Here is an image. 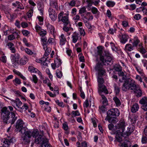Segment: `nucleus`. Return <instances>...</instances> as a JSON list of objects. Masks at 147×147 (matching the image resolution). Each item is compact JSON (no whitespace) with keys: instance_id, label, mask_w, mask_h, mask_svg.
<instances>
[{"instance_id":"f257e3e1","label":"nucleus","mask_w":147,"mask_h":147,"mask_svg":"<svg viewBox=\"0 0 147 147\" xmlns=\"http://www.w3.org/2000/svg\"><path fill=\"white\" fill-rule=\"evenodd\" d=\"M24 123L21 119H19L16 123V127L17 129V132H21L24 134L22 137V142L25 144L28 143L30 142V138H31V132L29 130L26 129V128L24 127Z\"/></svg>"},{"instance_id":"f03ea898","label":"nucleus","mask_w":147,"mask_h":147,"mask_svg":"<svg viewBox=\"0 0 147 147\" xmlns=\"http://www.w3.org/2000/svg\"><path fill=\"white\" fill-rule=\"evenodd\" d=\"M122 90L126 91L127 90H132L134 93L137 96H138V90L137 89L136 85L134 81L130 79H128L125 82L122 87Z\"/></svg>"},{"instance_id":"7ed1b4c3","label":"nucleus","mask_w":147,"mask_h":147,"mask_svg":"<svg viewBox=\"0 0 147 147\" xmlns=\"http://www.w3.org/2000/svg\"><path fill=\"white\" fill-rule=\"evenodd\" d=\"M112 59V57L111 55L107 57L105 59H104V63L102 61V63L98 62L96 64L95 69L98 72L99 76H101L105 75L106 71L103 68V65H105V63L106 62H110Z\"/></svg>"},{"instance_id":"20e7f679","label":"nucleus","mask_w":147,"mask_h":147,"mask_svg":"<svg viewBox=\"0 0 147 147\" xmlns=\"http://www.w3.org/2000/svg\"><path fill=\"white\" fill-rule=\"evenodd\" d=\"M120 115L119 111L117 108L112 109L107 112V119L109 122L116 123L117 122L115 117Z\"/></svg>"},{"instance_id":"39448f33","label":"nucleus","mask_w":147,"mask_h":147,"mask_svg":"<svg viewBox=\"0 0 147 147\" xmlns=\"http://www.w3.org/2000/svg\"><path fill=\"white\" fill-rule=\"evenodd\" d=\"M125 126V123L122 121L120 122L117 126L118 130L116 131V138L118 142H121L122 140L123 135Z\"/></svg>"},{"instance_id":"423d86ee","label":"nucleus","mask_w":147,"mask_h":147,"mask_svg":"<svg viewBox=\"0 0 147 147\" xmlns=\"http://www.w3.org/2000/svg\"><path fill=\"white\" fill-rule=\"evenodd\" d=\"M58 18L59 21H62L64 26L70 25L68 11L67 13H64L63 11L61 12L58 15Z\"/></svg>"},{"instance_id":"0eeeda50","label":"nucleus","mask_w":147,"mask_h":147,"mask_svg":"<svg viewBox=\"0 0 147 147\" xmlns=\"http://www.w3.org/2000/svg\"><path fill=\"white\" fill-rule=\"evenodd\" d=\"M98 92L99 94H101L103 92L106 94L108 93V91L105 86L103 84L104 82V79L101 77H98Z\"/></svg>"},{"instance_id":"6e6552de","label":"nucleus","mask_w":147,"mask_h":147,"mask_svg":"<svg viewBox=\"0 0 147 147\" xmlns=\"http://www.w3.org/2000/svg\"><path fill=\"white\" fill-rule=\"evenodd\" d=\"M22 102L19 98H16L15 100H12L11 104L15 109L21 112H23V108L22 107Z\"/></svg>"},{"instance_id":"1a4fd4ad","label":"nucleus","mask_w":147,"mask_h":147,"mask_svg":"<svg viewBox=\"0 0 147 147\" xmlns=\"http://www.w3.org/2000/svg\"><path fill=\"white\" fill-rule=\"evenodd\" d=\"M1 117L4 123H6L9 117L10 112L5 107H3L1 110Z\"/></svg>"},{"instance_id":"9d476101","label":"nucleus","mask_w":147,"mask_h":147,"mask_svg":"<svg viewBox=\"0 0 147 147\" xmlns=\"http://www.w3.org/2000/svg\"><path fill=\"white\" fill-rule=\"evenodd\" d=\"M133 46L129 44H127L125 47L124 50L126 51H131L133 50V47H137L138 45V38L137 36L135 37L133 39Z\"/></svg>"},{"instance_id":"9b49d317","label":"nucleus","mask_w":147,"mask_h":147,"mask_svg":"<svg viewBox=\"0 0 147 147\" xmlns=\"http://www.w3.org/2000/svg\"><path fill=\"white\" fill-rule=\"evenodd\" d=\"M14 140L12 137L8 136L7 137L2 139V144L4 147H9L10 144L13 143Z\"/></svg>"},{"instance_id":"f8f14e48","label":"nucleus","mask_w":147,"mask_h":147,"mask_svg":"<svg viewBox=\"0 0 147 147\" xmlns=\"http://www.w3.org/2000/svg\"><path fill=\"white\" fill-rule=\"evenodd\" d=\"M81 16L83 21H89L92 20L93 18V16L90 12H86L84 14L81 15Z\"/></svg>"},{"instance_id":"ddd939ff","label":"nucleus","mask_w":147,"mask_h":147,"mask_svg":"<svg viewBox=\"0 0 147 147\" xmlns=\"http://www.w3.org/2000/svg\"><path fill=\"white\" fill-rule=\"evenodd\" d=\"M17 119V115H16L14 112H12L11 113V116H9L6 123H11V124H13Z\"/></svg>"},{"instance_id":"4468645a","label":"nucleus","mask_w":147,"mask_h":147,"mask_svg":"<svg viewBox=\"0 0 147 147\" xmlns=\"http://www.w3.org/2000/svg\"><path fill=\"white\" fill-rule=\"evenodd\" d=\"M138 74L140 75H138V80L141 82H142V79H144V80L147 83V78L145 77V75L143 72V70H139L138 69Z\"/></svg>"},{"instance_id":"2eb2a0df","label":"nucleus","mask_w":147,"mask_h":147,"mask_svg":"<svg viewBox=\"0 0 147 147\" xmlns=\"http://www.w3.org/2000/svg\"><path fill=\"white\" fill-rule=\"evenodd\" d=\"M11 59L12 62L18 63L19 61L20 55L18 53L11 55ZM17 64V63H16Z\"/></svg>"},{"instance_id":"dca6fc26","label":"nucleus","mask_w":147,"mask_h":147,"mask_svg":"<svg viewBox=\"0 0 147 147\" xmlns=\"http://www.w3.org/2000/svg\"><path fill=\"white\" fill-rule=\"evenodd\" d=\"M45 138L44 136L39 135L35 138V142L37 144H41Z\"/></svg>"},{"instance_id":"f3484780","label":"nucleus","mask_w":147,"mask_h":147,"mask_svg":"<svg viewBox=\"0 0 147 147\" xmlns=\"http://www.w3.org/2000/svg\"><path fill=\"white\" fill-rule=\"evenodd\" d=\"M80 3L79 1L77 0H71L68 3L69 5L71 7L74 6L78 7Z\"/></svg>"},{"instance_id":"a211bd4d","label":"nucleus","mask_w":147,"mask_h":147,"mask_svg":"<svg viewBox=\"0 0 147 147\" xmlns=\"http://www.w3.org/2000/svg\"><path fill=\"white\" fill-rule=\"evenodd\" d=\"M98 49L97 53L98 54L100 55V60L104 63V57L102 55V47L101 46H98L97 47Z\"/></svg>"},{"instance_id":"6ab92c4d","label":"nucleus","mask_w":147,"mask_h":147,"mask_svg":"<svg viewBox=\"0 0 147 147\" xmlns=\"http://www.w3.org/2000/svg\"><path fill=\"white\" fill-rule=\"evenodd\" d=\"M128 36L126 34H122L120 36V42L123 44H125L127 40Z\"/></svg>"},{"instance_id":"aec40b11","label":"nucleus","mask_w":147,"mask_h":147,"mask_svg":"<svg viewBox=\"0 0 147 147\" xmlns=\"http://www.w3.org/2000/svg\"><path fill=\"white\" fill-rule=\"evenodd\" d=\"M60 40V44L61 45H64L66 41V38L64 35L62 34L59 37Z\"/></svg>"},{"instance_id":"412c9836","label":"nucleus","mask_w":147,"mask_h":147,"mask_svg":"<svg viewBox=\"0 0 147 147\" xmlns=\"http://www.w3.org/2000/svg\"><path fill=\"white\" fill-rule=\"evenodd\" d=\"M133 129L130 127H127V129L126 130L125 132H123V136L124 137H126L131 134V133L133 132Z\"/></svg>"},{"instance_id":"4be33fe9","label":"nucleus","mask_w":147,"mask_h":147,"mask_svg":"<svg viewBox=\"0 0 147 147\" xmlns=\"http://www.w3.org/2000/svg\"><path fill=\"white\" fill-rule=\"evenodd\" d=\"M7 46L12 53H15L16 52V50L15 48V45L13 43L9 42L8 43Z\"/></svg>"},{"instance_id":"5701e85b","label":"nucleus","mask_w":147,"mask_h":147,"mask_svg":"<svg viewBox=\"0 0 147 147\" xmlns=\"http://www.w3.org/2000/svg\"><path fill=\"white\" fill-rule=\"evenodd\" d=\"M77 147H88L87 143L86 141H84L81 143L79 142H76Z\"/></svg>"},{"instance_id":"b1692460","label":"nucleus","mask_w":147,"mask_h":147,"mask_svg":"<svg viewBox=\"0 0 147 147\" xmlns=\"http://www.w3.org/2000/svg\"><path fill=\"white\" fill-rule=\"evenodd\" d=\"M79 34L76 32H74L72 35V42L74 43H76L78 39V35Z\"/></svg>"},{"instance_id":"393cba45","label":"nucleus","mask_w":147,"mask_h":147,"mask_svg":"<svg viewBox=\"0 0 147 147\" xmlns=\"http://www.w3.org/2000/svg\"><path fill=\"white\" fill-rule=\"evenodd\" d=\"M113 100L114 101L116 107H119L121 105V103L120 100L117 96L114 97L113 98Z\"/></svg>"},{"instance_id":"a878e982","label":"nucleus","mask_w":147,"mask_h":147,"mask_svg":"<svg viewBox=\"0 0 147 147\" xmlns=\"http://www.w3.org/2000/svg\"><path fill=\"white\" fill-rule=\"evenodd\" d=\"M138 49L140 52L142 54H144L146 53V51L141 43H140L138 45Z\"/></svg>"},{"instance_id":"bb28decb","label":"nucleus","mask_w":147,"mask_h":147,"mask_svg":"<svg viewBox=\"0 0 147 147\" xmlns=\"http://www.w3.org/2000/svg\"><path fill=\"white\" fill-rule=\"evenodd\" d=\"M40 144L41 147H48L50 146L48 140L45 138L43 141V142Z\"/></svg>"},{"instance_id":"cd10ccee","label":"nucleus","mask_w":147,"mask_h":147,"mask_svg":"<svg viewBox=\"0 0 147 147\" xmlns=\"http://www.w3.org/2000/svg\"><path fill=\"white\" fill-rule=\"evenodd\" d=\"M42 42V46L43 48H45V47H47V38L45 36L42 37L41 38Z\"/></svg>"},{"instance_id":"c85d7f7f","label":"nucleus","mask_w":147,"mask_h":147,"mask_svg":"<svg viewBox=\"0 0 147 147\" xmlns=\"http://www.w3.org/2000/svg\"><path fill=\"white\" fill-rule=\"evenodd\" d=\"M50 4L51 7L56 9L58 8L57 3L56 0H51Z\"/></svg>"},{"instance_id":"c756f323","label":"nucleus","mask_w":147,"mask_h":147,"mask_svg":"<svg viewBox=\"0 0 147 147\" xmlns=\"http://www.w3.org/2000/svg\"><path fill=\"white\" fill-rule=\"evenodd\" d=\"M67 26H65L63 27V29L65 32H67L68 35H69L71 34V32H69L72 29V28L70 27H68Z\"/></svg>"},{"instance_id":"7c9ffc66","label":"nucleus","mask_w":147,"mask_h":147,"mask_svg":"<svg viewBox=\"0 0 147 147\" xmlns=\"http://www.w3.org/2000/svg\"><path fill=\"white\" fill-rule=\"evenodd\" d=\"M28 61V58L26 57H24L20 60V63L22 65H24Z\"/></svg>"},{"instance_id":"2f4dec72","label":"nucleus","mask_w":147,"mask_h":147,"mask_svg":"<svg viewBox=\"0 0 147 147\" xmlns=\"http://www.w3.org/2000/svg\"><path fill=\"white\" fill-rule=\"evenodd\" d=\"M43 48L45 51V52L44 55L47 57L50 53L51 51V49L50 47H48L47 46V47H45V48Z\"/></svg>"},{"instance_id":"473e14b6","label":"nucleus","mask_w":147,"mask_h":147,"mask_svg":"<svg viewBox=\"0 0 147 147\" xmlns=\"http://www.w3.org/2000/svg\"><path fill=\"white\" fill-rule=\"evenodd\" d=\"M138 110V105L136 103L132 107L131 111L133 113H135Z\"/></svg>"},{"instance_id":"72a5a7b5","label":"nucleus","mask_w":147,"mask_h":147,"mask_svg":"<svg viewBox=\"0 0 147 147\" xmlns=\"http://www.w3.org/2000/svg\"><path fill=\"white\" fill-rule=\"evenodd\" d=\"M31 132V131H30ZM31 132V136H33V137L36 138L38 136V131L37 129H34L32 132Z\"/></svg>"},{"instance_id":"f704fd0d","label":"nucleus","mask_w":147,"mask_h":147,"mask_svg":"<svg viewBox=\"0 0 147 147\" xmlns=\"http://www.w3.org/2000/svg\"><path fill=\"white\" fill-rule=\"evenodd\" d=\"M139 102L143 105H145L147 103V97L144 96L140 100Z\"/></svg>"},{"instance_id":"c9c22d12","label":"nucleus","mask_w":147,"mask_h":147,"mask_svg":"<svg viewBox=\"0 0 147 147\" xmlns=\"http://www.w3.org/2000/svg\"><path fill=\"white\" fill-rule=\"evenodd\" d=\"M102 94V93H101ZM101 96V97L102 98V103L105 105H107L108 104V100L106 97L104 95L101 94H100Z\"/></svg>"},{"instance_id":"e433bc0d","label":"nucleus","mask_w":147,"mask_h":147,"mask_svg":"<svg viewBox=\"0 0 147 147\" xmlns=\"http://www.w3.org/2000/svg\"><path fill=\"white\" fill-rule=\"evenodd\" d=\"M55 63L57 67H59L61 64V60L59 59H56L55 60Z\"/></svg>"},{"instance_id":"4c0bfd02","label":"nucleus","mask_w":147,"mask_h":147,"mask_svg":"<svg viewBox=\"0 0 147 147\" xmlns=\"http://www.w3.org/2000/svg\"><path fill=\"white\" fill-rule=\"evenodd\" d=\"M21 49L22 50H24L25 52L28 55H31L33 54V52L28 48H26L24 49L23 47H21Z\"/></svg>"},{"instance_id":"58836bf2","label":"nucleus","mask_w":147,"mask_h":147,"mask_svg":"<svg viewBox=\"0 0 147 147\" xmlns=\"http://www.w3.org/2000/svg\"><path fill=\"white\" fill-rule=\"evenodd\" d=\"M79 14L81 15L84 14V13L86 12V9L85 7L84 6L80 8L79 11Z\"/></svg>"},{"instance_id":"ea45409f","label":"nucleus","mask_w":147,"mask_h":147,"mask_svg":"<svg viewBox=\"0 0 147 147\" xmlns=\"http://www.w3.org/2000/svg\"><path fill=\"white\" fill-rule=\"evenodd\" d=\"M106 5L109 7H112L115 4V3L113 1H109L107 2Z\"/></svg>"},{"instance_id":"a19ab883","label":"nucleus","mask_w":147,"mask_h":147,"mask_svg":"<svg viewBox=\"0 0 147 147\" xmlns=\"http://www.w3.org/2000/svg\"><path fill=\"white\" fill-rule=\"evenodd\" d=\"M113 86L114 87L115 92V93L117 95L119 94L120 92V88L117 86L116 84H114Z\"/></svg>"},{"instance_id":"79ce46f5","label":"nucleus","mask_w":147,"mask_h":147,"mask_svg":"<svg viewBox=\"0 0 147 147\" xmlns=\"http://www.w3.org/2000/svg\"><path fill=\"white\" fill-rule=\"evenodd\" d=\"M89 106V103L88 102V99H86L84 102L83 104V106L84 108V111H86V109H87Z\"/></svg>"},{"instance_id":"37998d69","label":"nucleus","mask_w":147,"mask_h":147,"mask_svg":"<svg viewBox=\"0 0 147 147\" xmlns=\"http://www.w3.org/2000/svg\"><path fill=\"white\" fill-rule=\"evenodd\" d=\"M99 111L100 113H104L106 111V108L105 106L102 105L99 107Z\"/></svg>"},{"instance_id":"c03bdc74","label":"nucleus","mask_w":147,"mask_h":147,"mask_svg":"<svg viewBox=\"0 0 147 147\" xmlns=\"http://www.w3.org/2000/svg\"><path fill=\"white\" fill-rule=\"evenodd\" d=\"M73 117H75L77 116H79L80 115V114L79 112V111H73L71 113Z\"/></svg>"},{"instance_id":"a18cd8bd","label":"nucleus","mask_w":147,"mask_h":147,"mask_svg":"<svg viewBox=\"0 0 147 147\" xmlns=\"http://www.w3.org/2000/svg\"><path fill=\"white\" fill-rule=\"evenodd\" d=\"M78 30L81 35L84 36L86 34L84 30L82 28H79Z\"/></svg>"},{"instance_id":"49530a36","label":"nucleus","mask_w":147,"mask_h":147,"mask_svg":"<svg viewBox=\"0 0 147 147\" xmlns=\"http://www.w3.org/2000/svg\"><path fill=\"white\" fill-rule=\"evenodd\" d=\"M49 16L51 20L53 22L55 21L56 20L57 17V14L54 15H49Z\"/></svg>"},{"instance_id":"de8ad7c7","label":"nucleus","mask_w":147,"mask_h":147,"mask_svg":"<svg viewBox=\"0 0 147 147\" xmlns=\"http://www.w3.org/2000/svg\"><path fill=\"white\" fill-rule=\"evenodd\" d=\"M56 76L58 78H61L62 76L61 72L59 70H56Z\"/></svg>"},{"instance_id":"09e8293b","label":"nucleus","mask_w":147,"mask_h":147,"mask_svg":"<svg viewBox=\"0 0 147 147\" xmlns=\"http://www.w3.org/2000/svg\"><path fill=\"white\" fill-rule=\"evenodd\" d=\"M38 21L40 22L39 24L40 25L43 24V18L42 16H38L37 17Z\"/></svg>"},{"instance_id":"8fccbe9b","label":"nucleus","mask_w":147,"mask_h":147,"mask_svg":"<svg viewBox=\"0 0 147 147\" xmlns=\"http://www.w3.org/2000/svg\"><path fill=\"white\" fill-rule=\"evenodd\" d=\"M33 12V10L32 9L30 10L27 13V16L28 18H30L32 17Z\"/></svg>"},{"instance_id":"3c124183","label":"nucleus","mask_w":147,"mask_h":147,"mask_svg":"<svg viewBox=\"0 0 147 147\" xmlns=\"http://www.w3.org/2000/svg\"><path fill=\"white\" fill-rule=\"evenodd\" d=\"M49 15L56 14L55 11L52 8H50L49 10Z\"/></svg>"},{"instance_id":"603ef678","label":"nucleus","mask_w":147,"mask_h":147,"mask_svg":"<svg viewBox=\"0 0 147 147\" xmlns=\"http://www.w3.org/2000/svg\"><path fill=\"white\" fill-rule=\"evenodd\" d=\"M89 21H83L84 22L86 26L89 29L91 28V26L90 24V23L88 22Z\"/></svg>"},{"instance_id":"864d4df0","label":"nucleus","mask_w":147,"mask_h":147,"mask_svg":"<svg viewBox=\"0 0 147 147\" xmlns=\"http://www.w3.org/2000/svg\"><path fill=\"white\" fill-rule=\"evenodd\" d=\"M91 11L94 14H96L98 12L97 8L94 7H92V8Z\"/></svg>"},{"instance_id":"5fc2aeb1","label":"nucleus","mask_w":147,"mask_h":147,"mask_svg":"<svg viewBox=\"0 0 147 147\" xmlns=\"http://www.w3.org/2000/svg\"><path fill=\"white\" fill-rule=\"evenodd\" d=\"M115 69L116 71H118V72L121 71L122 67L119 65H117L115 67Z\"/></svg>"},{"instance_id":"6e6d98bb","label":"nucleus","mask_w":147,"mask_h":147,"mask_svg":"<svg viewBox=\"0 0 147 147\" xmlns=\"http://www.w3.org/2000/svg\"><path fill=\"white\" fill-rule=\"evenodd\" d=\"M34 83L36 84L38 82V78L35 75H33L32 76V80Z\"/></svg>"},{"instance_id":"4d7b16f0","label":"nucleus","mask_w":147,"mask_h":147,"mask_svg":"<svg viewBox=\"0 0 147 147\" xmlns=\"http://www.w3.org/2000/svg\"><path fill=\"white\" fill-rule=\"evenodd\" d=\"M0 61L3 63H5L6 62V57L5 56H3L0 58Z\"/></svg>"},{"instance_id":"13d9d810","label":"nucleus","mask_w":147,"mask_h":147,"mask_svg":"<svg viewBox=\"0 0 147 147\" xmlns=\"http://www.w3.org/2000/svg\"><path fill=\"white\" fill-rule=\"evenodd\" d=\"M35 29L37 32H39L41 30V27L38 25H36L35 27Z\"/></svg>"},{"instance_id":"bf43d9fd","label":"nucleus","mask_w":147,"mask_h":147,"mask_svg":"<svg viewBox=\"0 0 147 147\" xmlns=\"http://www.w3.org/2000/svg\"><path fill=\"white\" fill-rule=\"evenodd\" d=\"M46 93L48 94L50 97H54L56 96V94H53L51 92L49 91H47Z\"/></svg>"},{"instance_id":"052dcab7","label":"nucleus","mask_w":147,"mask_h":147,"mask_svg":"<svg viewBox=\"0 0 147 147\" xmlns=\"http://www.w3.org/2000/svg\"><path fill=\"white\" fill-rule=\"evenodd\" d=\"M140 9H142V11L144 14H147V9H145L144 7H139Z\"/></svg>"},{"instance_id":"680f3d73","label":"nucleus","mask_w":147,"mask_h":147,"mask_svg":"<svg viewBox=\"0 0 147 147\" xmlns=\"http://www.w3.org/2000/svg\"><path fill=\"white\" fill-rule=\"evenodd\" d=\"M77 138L79 142H80L82 141V138L81 136V133L80 132H79Z\"/></svg>"},{"instance_id":"e2e57ef3","label":"nucleus","mask_w":147,"mask_h":147,"mask_svg":"<svg viewBox=\"0 0 147 147\" xmlns=\"http://www.w3.org/2000/svg\"><path fill=\"white\" fill-rule=\"evenodd\" d=\"M40 35L42 37H44L46 34V32L45 31H41L40 32H39Z\"/></svg>"},{"instance_id":"0e129e2a","label":"nucleus","mask_w":147,"mask_h":147,"mask_svg":"<svg viewBox=\"0 0 147 147\" xmlns=\"http://www.w3.org/2000/svg\"><path fill=\"white\" fill-rule=\"evenodd\" d=\"M17 8L20 9H24V7L20 2H19V3L18 5Z\"/></svg>"},{"instance_id":"69168bd1","label":"nucleus","mask_w":147,"mask_h":147,"mask_svg":"<svg viewBox=\"0 0 147 147\" xmlns=\"http://www.w3.org/2000/svg\"><path fill=\"white\" fill-rule=\"evenodd\" d=\"M13 82H14L16 84H19L21 83L20 80L17 78H16L14 80H13Z\"/></svg>"},{"instance_id":"338daca9","label":"nucleus","mask_w":147,"mask_h":147,"mask_svg":"<svg viewBox=\"0 0 147 147\" xmlns=\"http://www.w3.org/2000/svg\"><path fill=\"white\" fill-rule=\"evenodd\" d=\"M77 11V9L75 8H73L72 9L71 13L72 15H75L76 14Z\"/></svg>"},{"instance_id":"774afa93","label":"nucleus","mask_w":147,"mask_h":147,"mask_svg":"<svg viewBox=\"0 0 147 147\" xmlns=\"http://www.w3.org/2000/svg\"><path fill=\"white\" fill-rule=\"evenodd\" d=\"M21 25L22 28H25L28 26V24L24 22H22L21 23Z\"/></svg>"}]
</instances>
